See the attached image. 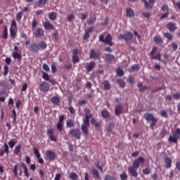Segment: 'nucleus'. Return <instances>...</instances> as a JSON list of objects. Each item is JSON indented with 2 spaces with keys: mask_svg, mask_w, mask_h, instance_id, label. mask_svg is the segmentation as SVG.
Returning a JSON list of instances; mask_svg holds the SVG:
<instances>
[{
  "mask_svg": "<svg viewBox=\"0 0 180 180\" xmlns=\"http://www.w3.org/2000/svg\"><path fill=\"white\" fill-rule=\"evenodd\" d=\"M146 162V159L140 156L138 159L135 160L133 162L132 166L128 167V172L131 176H134L136 178L139 173L136 169H139V167H140L141 164H144Z\"/></svg>",
  "mask_w": 180,
  "mask_h": 180,
  "instance_id": "1",
  "label": "nucleus"
},
{
  "mask_svg": "<svg viewBox=\"0 0 180 180\" xmlns=\"http://www.w3.org/2000/svg\"><path fill=\"white\" fill-rule=\"evenodd\" d=\"M143 117L147 122H151L150 124V128L151 130H154V127H155V126H157V123H158V119L155 117L154 115L150 112L145 113L143 115Z\"/></svg>",
  "mask_w": 180,
  "mask_h": 180,
  "instance_id": "2",
  "label": "nucleus"
},
{
  "mask_svg": "<svg viewBox=\"0 0 180 180\" xmlns=\"http://www.w3.org/2000/svg\"><path fill=\"white\" fill-rule=\"evenodd\" d=\"M180 139V129L177 128L172 132V135H170L168 139L169 143H174V144L178 143V140Z\"/></svg>",
  "mask_w": 180,
  "mask_h": 180,
  "instance_id": "3",
  "label": "nucleus"
},
{
  "mask_svg": "<svg viewBox=\"0 0 180 180\" xmlns=\"http://www.w3.org/2000/svg\"><path fill=\"white\" fill-rule=\"evenodd\" d=\"M99 41L103 43L104 44H108V46H112L113 43L112 42V35L107 34L105 37V34H102L99 37Z\"/></svg>",
  "mask_w": 180,
  "mask_h": 180,
  "instance_id": "4",
  "label": "nucleus"
},
{
  "mask_svg": "<svg viewBox=\"0 0 180 180\" xmlns=\"http://www.w3.org/2000/svg\"><path fill=\"white\" fill-rule=\"evenodd\" d=\"M29 44H30V41H25V47L26 49H29L30 51H32V53H39L40 48H39V45L37 44H32L29 47Z\"/></svg>",
  "mask_w": 180,
  "mask_h": 180,
  "instance_id": "5",
  "label": "nucleus"
},
{
  "mask_svg": "<svg viewBox=\"0 0 180 180\" xmlns=\"http://www.w3.org/2000/svg\"><path fill=\"white\" fill-rule=\"evenodd\" d=\"M83 124L81 127V130L84 135L88 136L89 134V130L88 129V126H89V120L84 119L83 120Z\"/></svg>",
  "mask_w": 180,
  "mask_h": 180,
  "instance_id": "6",
  "label": "nucleus"
},
{
  "mask_svg": "<svg viewBox=\"0 0 180 180\" xmlns=\"http://www.w3.org/2000/svg\"><path fill=\"white\" fill-rule=\"evenodd\" d=\"M69 134H70L72 137L77 139V140H79L81 139V131H79V129H71L69 131Z\"/></svg>",
  "mask_w": 180,
  "mask_h": 180,
  "instance_id": "7",
  "label": "nucleus"
},
{
  "mask_svg": "<svg viewBox=\"0 0 180 180\" xmlns=\"http://www.w3.org/2000/svg\"><path fill=\"white\" fill-rule=\"evenodd\" d=\"M118 39H123L125 41H130L133 39V34L131 32H127L125 34H120Z\"/></svg>",
  "mask_w": 180,
  "mask_h": 180,
  "instance_id": "8",
  "label": "nucleus"
},
{
  "mask_svg": "<svg viewBox=\"0 0 180 180\" xmlns=\"http://www.w3.org/2000/svg\"><path fill=\"white\" fill-rule=\"evenodd\" d=\"M46 134L51 141H57V138H56V136H54V129L51 127L48 128L46 130Z\"/></svg>",
  "mask_w": 180,
  "mask_h": 180,
  "instance_id": "9",
  "label": "nucleus"
},
{
  "mask_svg": "<svg viewBox=\"0 0 180 180\" xmlns=\"http://www.w3.org/2000/svg\"><path fill=\"white\" fill-rule=\"evenodd\" d=\"M46 134L51 141H57V138H56V136H54V129L51 127L48 128L46 130Z\"/></svg>",
  "mask_w": 180,
  "mask_h": 180,
  "instance_id": "10",
  "label": "nucleus"
},
{
  "mask_svg": "<svg viewBox=\"0 0 180 180\" xmlns=\"http://www.w3.org/2000/svg\"><path fill=\"white\" fill-rule=\"evenodd\" d=\"M65 119V117L64 115H60L59 117V121L56 124V129L58 130V131H63V125H64V120Z\"/></svg>",
  "mask_w": 180,
  "mask_h": 180,
  "instance_id": "11",
  "label": "nucleus"
},
{
  "mask_svg": "<svg viewBox=\"0 0 180 180\" xmlns=\"http://www.w3.org/2000/svg\"><path fill=\"white\" fill-rule=\"evenodd\" d=\"M39 89L41 92H49L50 91V84H49L46 82H42L39 84Z\"/></svg>",
  "mask_w": 180,
  "mask_h": 180,
  "instance_id": "12",
  "label": "nucleus"
},
{
  "mask_svg": "<svg viewBox=\"0 0 180 180\" xmlns=\"http://www.w3.org/2000/svg\"><path fill=\"white\" fill-rule=\"evenodd\" d=\"M46 160H50V161H54L56 160V153L51 150H47L46 153Z\"/></svg>",
  "mask_w": 180,
  "mask_h": 180,
  "instance_id": "13",
  "label": "nucleus"
},
{
  "mask_svg": "<svg viewBox=\"0 0 180 180\" xmlns=\"http://www.w3.org/2000/svg\"><path fill=\"white\" fill-rule=\"evenodd\" d=\"M42 25L46 30H54L55 29L54 25L50 21L44 22Z\"/></svg>",
  "mask_w": 180,
  "mask_h": 180,
  "instance_id": "14",
  "label": "nucleus"
},
{
  "mask_svg": "<svg viewBox=\"0 0 180 180\" xmlns=\"http://www.w3.org/2000/svg\"><path fill=\"white\" fill-rule=\"evenodd\" d=\"M98 57H101V53L96 52L94 49H91L90 51V58H98Z\"/></svg>",
  "mask_w": 180,
  "mask_h": 180,
  "instance_id": "15",
  "label": "nucleus"
},
{
  "mask_svg": "<svg viewBox=\"0 0 180 180\" xmlns=\"http://www.w3.org/2000/svg\"><path fill=\"white\" fill-rule=\"evenodd\" d=\"M123 112V106L120 104L116 105L115 110V115L117 116H120L121 113Z\"/></svg>",
  "mask_w": 180,
  "mask_h": 180,
  "instance_id": "16",
  "label": "nucleus"
},
{
  "mask_svg": "<svg viewBox=\"0 0 180 180\" xmlns=\"http://www.w3.org/2000/svg\"><path fill=\"white\" fill-rule=\"evenodd\" d=\"M94 67H95V62L91 61L89 63L86 64V65L85 66V68H86L87 72H91V71H92V70H94Z\"/></svg>",
  "mask_w": 180,
  "mask_h": 180,
  "instance_id": "17",
  "label": "nucleus"
},
{
  "mask_svg": "<svg viewBox=\"0 0 180 180\" xmlns=\"http://www.w3.org/2000/svg\"><path fill=\"white\" fill-rule=\"evenodd\" d=\"M35 37H41V36H44V31L41 28H37L34 31Z\"/></svg>",
  "mask_w": 180,
  "mask_h": 180,
  "instance_id": "18",
  "label": "nucleus"
},
{
  "mask_svg": "<svg viewBox=\"0 0 180 180\" xmlns=\"http://www.w3.org/2000/svg\"><path fill=\"white\" fill-rule=\"evenodd\" d=\"M167 28L169 30V32H174L176 30V25L174 22H169L166 25Z\"/></svg>",
  "mask_w": 180,
  "mask_h": 180,
  "instance_id": "19",
  "label": "nucleus"
},
{
  "mask_svg": "<svg viewBox=\"0 0 180 180\" xmlns=\"http://www.w3.org/2000/svg\"><path fill=\"white\" fill-rule=\"evenodd\" d=\"M75 126V122L72 119H69L66 121V127L71 129Z\"/></svg>",
  "mask_w": 180,
  "mask_h": 180,
  "instance_id": "20",
  "label": "nucleus"
},
{
  "mask_svg": "<svg viewBox=\"0 0 180 180\" xmlns=\"http://www.w3.org/2000/svg\"><path fill=\"white\" fill-rule=\"evenodd\" d=\"M165 164H166V168H171L172 167V160L170 158L166 157L165 158Z\"/></svg>",
  "mask_w": 180,
  "mask_h": 180,
  "instance_id": "21",
  "label": "nucleus"
},
{
  "mask_svg": "<svg viewBox=\"0 0 180 180\" xmlns=\"http://www.w3.org/2000/svg\"><path fill=\"white\" fill-rule=\"evenodd\" d=\"M127 12V18H134V11L133 8H127L126 9Z\"/></svg>",
  "mask_w": 180,
  "mask_h": 180,
  "instance_id": "22",
  "label": "nucleus"
},
{
  "mask_svg": "<svg viewBox=\"0 0 180 180\" xmlns=\"http://www.w3.org/2000/svg\"><path fill=\"white\" fill-rule=\"evenodd\" d=\"M153 40L155 43H157V44H162L164 43L162 38H161V36L160 35H156L154 37Z\"/></svg>",
  "mask_w": 180,
  "mask_h": 180,
  "instance_id": "23",
  "label": "nucleus"
},
{
  "mask_svg": "<svg viewBox=\"0 0 180 180\" xmlns=\"http://www.w3.org/2000/svg\"><path fill=\"white\" fill-rule=\"evenodd\" d=\"M21 167L24 171V174L27 178H29L30 176V174H29V171L27 170V167L25 163H21Z\"/></svg>",
  "mask_w": 180,
  "mask_h": 180,
  "instance_id": "24",
  "label": "nucleus"
},
{
  "mask_svg": "<svg viewBox=\"0 0 180 180\" xmlns=\"http://www.w3.org/2000/svg\"><path fill=\"white\" fill-rule=\"evenodd\" d=\"M117 84H118L120 88H126V82L123 79H118L117 80Z\"/></svg>",
  "mask_w": 180,
  "mask_h": 180,
  "instance_id": "25",
  "label": "nucleus"
},
{
  "mask_svg": "<svg viewBox=\"0 0 180 180\" xmlns=\"http://www.w3.org/2000/svg\"><path fill=\"white\" fill-rule=\"evenodd\" d=\"M101 115L103 119H109L110 114L108 110H101Z\"/></svg>",
  "mask_w": 180,
  "mask_h": 180,
  "instance_id": "26",
  "label": "nucleus"
},
{
  "mask_svg": "<svg viewBox=\"0 0 180 180\" xmlns=\"http://www.w3.org/2000/svg\"><path fill=\"white\" fill-rule=\"evenodd\" d=\"M139 70H140V66L139 65H133L129 68L128 71L131 72L133 71H139Z\"/></svg>",
  "mask_w": 180,
  "mask_h": 180,
  "instance_id": "27",
  "label": "nucleus"
},
{
  "mask_svg": "<svg viewBox=\"0 0 180 180\" xmlns=\"http://www.w3.org/2000/svg\"><path fill=\"white\" fill-rule=\"evenodd\" d=\"M155 0H148V1H147V5H146V9H153V8H154V2Z\"/></svg>",
  "mask_w": 180,
  "mask_h": 180,
  "instance_id": "28",
  "label": "nucleus"
},
{
  "mask_svg": "<svg viewBox=\"0 0 180 180\" xmlns=\"http://www.w3.org/2000/svg\"><path fill=\"white\" fill-rule=\"evenodd\" d=\"M103 88L105 91H109V89H110L111 86H110V83H109V81L108 80H105L103 83Z\"/></svg>",
  "mask_w": 180,
  "mask_h": 180,
  "instance_id": "29",
  "label": "nucleus"
},
{
  "mask_svg": "<svg viewBox=\"0 0 180 180\" xmlns=\"http://www.w3.org/2000/svg\"><path fill=\"white\" fill-rule=\"evenodd\" d=\"M48 16L50 20H56V19H57V13L51 12L49 13Z\"/></svg>",
  "mask_w": 180,
  "mask_h": 180,
  "instance_id": "30",
  "label": "nucleus"
},
{
  "mask_svg": "<svg viewBox=\"0 0 180 180\" xmlns=\"http://www.w3.org/2000/svg\"><path fill=\"white\" fill-rule=\"evenodd\" d=\"M51 103H53V105H58V103H60V98H58V97L57 96H53L51 98Z\"/></svg>",
  "mask_w": 180,
  "mask_h": 180,
  "instance_id": "31",
  "label": "nucleus"
},
{
  "mask_svg": "<svg viewBox=\"0 0 180 180\" xmlns=\"http://www.w3.org/2000/svg\"><path fill=\"white\" fill-rule=\"evenodd\" d=\"M3 39H4L5 40H6V39H8V27L4 26V30H3V36H2Z\"/></svg>",
  "mask_w": 180,
  "mask_h": 180,
  "instance_id": "32",
  "label": "nucleus"
},
{
  "mask_svg": "<svg viewBox=\"0 0 180 180\" xmlns=\"http://www.w3.org/2000/svg\"><path fill=\"white\" fill-rule=\"evenodd\" d=\"M10 36L11 39H15L16 37V29L10 28Z\"/></svg>",
  "mask_w": 180,
  "mask_h": 180,
  "instance_id": "33",
  "label": "nucleus"
},
{
  "mask_svg": "<svg viewBox=\"0 0 180 180\" xmlns=\"http://www.w3.org/2000/svg\"><path fill=\"white\" fill-rule=\"evenodd\" d=\"M13 57L15 60H19L20 61L22 60V55L19 54L18 52H13Z\"/></svg>",
  "mask_w": 180,
  "mask_h": 180,
  "instance_id": "34",
  "label": "nucleus"
},
{
  "mask_svg": "<svg viewBox=\"0 0 180 180\" xmlns=\"http://www.w3.org/2000/svg\"><path fill=\"white\" fill-rule=\"evenodd\" d=\"M39 49H41L42 50H46L47 49V44L44 41H41L40 43L38 44Z\"/></svg>",
  "mask_w": 180,
  "mask_h": 180,
  "instance_id": "35",
  "label": "nucleus"
},
{
  "mask_svg": "<svg viewBox=\"0 0 180 180\" xmlns=\"http://www.w3.org/2000/svg\"><path fill=\"white\" fill-rule=\"evenodd\" d=\"M138 87L139 88V91L140 92H143V91H146V90L148 89V87H147V86H143V84L141 83H139L138 84Z\"/></svg>",
  "mask_w": 180,
  "mask_h": 180,
  "instance_id": "36",
  "label": "nucleus"
},
{
  "mask_svg": "<svg viewBox=\"0 0 180 180\" xmlns=\"http://www.w3.org/2000/svg\"><path fill=\"white\" fill-rule=\"evenodd\" d=\"M20 144H18L15 146V149L13 150V153L15 154V155H18L19 153H20V148H21Z\"/></svg>",
  "mask_w": 180,
  "mask_h": 180,
  "instance_id": "37",
  "label": "nucleus"
},
{
  "mask_svg": "<svg viewBox=\"0 0 180 180\" xmlns=\"http://www.w3.org/2000/svg\"><path fill=\"white\" fill-rule=\"evenodd\" d=\"M116 74L118 75L119 77H123V75H124V71H123L122 68H117L116 70Z\"/></svg>",
  "mask_w": 180,
  "mask_h": 180,
  "instance_id": "38",
  "label": "nucleus"
},
{
  "mask_svg": "<svg viewBox=\"0 0 180 180\" xmlns=\"http://www.w3.org/2000/svg\"><path fill=\"white\" fill-rule=\"evenodd\" d=\"M91 172L95 178H97V179H99V178H101V176H99V172H98L96 169H92Z\"/></svg>",
  "mask_w": 180,
  "mask_h": 180,
  "instance_id": "39",
  "label": "nucleus"
},
{
  "mask_svg": "<svg viewBox=\"0 0 180 180\" xmlns=\"http://www.w3.org/2000/svg\"><path fill=\"white\" fill-rule=\"evenodd\" d=\"M96 22V17H91L87 20V25H94Z\"/></svg>",
  "mask_w": 180,
  "mask_h": 180,
  "instance_id": "40",
  "label": "nucleus"
},
{
  "mask_svg": "<svg viewBox=\"0 0 180 180\" xmlns=\"http://www.w3.org/2000/svg\"><path fill=\"white\" fill-rule=\"evenodd\" d=\"M112 60H113V56L110 54L105 55V61H107V63H112Z\"/></svg>",
  "mask_w": 180,
  "mask_h": 180,
  "instance_id": "41",
  "label": "nucleus"
},
{
  "mask_svg": "<svg viewBox=\"0 0 180 180\" xmlns=\"http://www.w3.org/2000/svg\"><path fill=\"white\" fill-rule=\"evenodd\" d=\"M16 145V141L15 139H11L8 141V146L10 148H13Z\"/></svg>",
  "mask_w": 180,
  "mask_h": 180,
  "instance_id": "42",
  "label": "nucleus"
},
{
  "mask_svg": "<svg viewBox=\"0 0 180 180\" xmlns=\"http://www.w3.org/2000/svg\"><path fill=\"white\" fill-rule=\"evenodd\" d=\"M168 134V131L165 129V128H163L162 131H160V136L162 139H164L165 136H167Z\"/></svg>",
  "mask_w": 180,
  "mask_h": 180,
  "instance_id": "43",
  "label": "nucleus"
},
{
  "mask_svg": "<svg viewBox=\"0 0 180 180\" xmlns=\"http://www.w3.org/2000/svg\"><path fill=\"white\" fill-rule=\"evenodd\" d=\"M37 4H38V6L39 8H41L43 5H46V4H47V0H39Z\"/></svg>",
  "mask_w": 180,
  "mask_h": 180,
  "instance_id": "44",
  "label": "nucleus"
},
{
  "mask_svg": "<svg viewBox=\"0 0 180 180\" xmlns=\"http://www.w3.org/2000/svg\"><path fill=\"white\" fill-rule=\"evenodd\" d=\"M70 178L72 179V180H75L78 179V174L75 172H71L70 174Z\"/></svg>",
  "mask_w": 180,
  "mask_h": 180,
  "instance_id": "45",
  "label": "nucleus"
},
{
  "mask_svg": "<svg viewBox=\"0 0 180 180\" xmlns=\"http://www.w3.org/2000/svg\"><path fill=\"white\" fill-rule=\"evenodd\" d=\"M164 36H165V37H167V40H169V41H172V34H171V33L166 32V33H165Z\"/></svg>",
  "mask_w": 180,
  "mask_h": 180,
  "instance_id": "46",
  "label": "nucleus"
},
{
  "mask_svg": "<svg viewBox=\"0 0 180 180\" xmlns=\"http://www.w3.org/2000/svg\"><path fill=\"white\" fill-rule=\"evenodd\" d=\"M10 29H18V25L16 24V21H15V20L11 21Z\"/></svg>",
  "mask_w": 180,
  "mask_h": 180,
  "instance_id": "47",
  "label": "nucleus"
},
{
  "mask_svg": "<svg viewBox=\"0 0 180 180\" xmlns=\"http://www.w3.org/2000/svg\"><path fill=\"white\" fill-rule=\"evenodd\" d=\"M68 22H72V20H74V19H75V15L74 14H70L69 15H68Z\"/></svg>",
  "mask_w": 180,
  "mask_h": 180,
  "instance_id": "48",
  "label": "nucleus"
},
{
  "mask_svg": "<svg viewBox=\"0 0 180 180\" xmlns=\"http://www.w3.org/2000/svg\"><path fill=\"white\" fill-rule=\"evenodd\" d=\"M23 15V12H18L16 14V20L20 22V20L22 19V16Z\"/></svg>",
  "mask_w": 180,
  "mask_h": 180,
  "instance_id": "49",
  "label": "nucleus"
},
{
  "mask_svg": "<svg viewBox=\"0 0 180 180\" xmlns=\"http://www.w3.org/2000/svg\"><path fill=\"white\" fill-rule=\"evenodd\" d=\"M4 75L5 77H6L8 75V73L9 72L8 70H9V68L8 67V65H5L4 66Z\"/></svg>",
  "mask_w": 180,
  "mask_h": 180,
  "instance_id": "50",
  "label": "nucleus"
},
{
  "mask_svg": "<svg viewBox=\"0 0 180 180\" xmlns=\"http://www.w3.org/2000/svg\"><path fill=\"white\" fill-rule=\"evenodd\" d=\"M42 78L43 79H44L45 81H49L50 79V76H49V74L46 73V72H43L42 74Z\"/></svg>",
  "mask_w": 180,
  "mask_h": 180,
  "instance_id": "51",
  "label": "nucleus"
},
{
  "mask_svg": "<svg viewBox=\"0 0 180 180\" xmlns=\"http://www.w3.org/2000/svg\"><path fill=\"white\" fill-rule=\"evenodd\" d=\"M42 68L46 72H49V71H50V68L49 67V65H47V63H44L42 65Z\"/></svg>",
  "mask_w": 180,
  "mask_h": 180,
  "instance_id": "52",
  "label": "nucleus"
},
{
  "mask_svg": "<svg viewBox=\"0 0 180 180\" xmlns=\"http://www.w3.org/2000/svg\"><path fill=\"white\" fill-rule=\"evenodd\" d=\"M34 153L37 157V158H40V151H39V149H37V148H34Z\"/></svg>",
  "mask_w": 180,
  "mask_h": 180,
  "instance_id": "53",
  "label": "nucleus"
},
{
  "mask_svg": "<svg viewBox=\"0 0 180 180\" xmlns=\"http://www.w3.org/2000/svg\"><path fill=\"white\" fill-rule=\"evenodd\" d=\"M143 173L144 175H148V174H151V169H150L148 167H146L143 170Z\"/></svg>",
  "mask_w": 180,
  "mask_h": 180,
  "instance_id": "54",
  "label": "nucleus"
},
{
  "mask_svg": "<svg viewBox=\"0 0 180 180\" xmlns=\"http://www.w3.org/2000/svg\"><path fill=\"white\" fill-rule=\"evenodd\" d=\"M157 51H158V48L153 46L150 53V56H154Z\"/></svg>",
  "mask_w": 180,
  "mask_h": 180,
  "instance_id": "55",
  "label": "nucleus"
},
{
  "mask_svg": "<svg viewBox=\"0 0 180 180\" xmlns=\"http://www.w3.org/2000/svg\"><path fill=\"white\" fill-rule=\"evenodd\" d=\"M12 113H13V123L16 122V110L14 109L12 110Z\"/></svg>",
  "mask_w": 180,
  "mask_h": 180,
  "instance_id": "56",
  "label": "nucleus"
},
{
  "mask_svg": "<svg viewBox=\"0 0 180 180\" xmlns=\"http://www.w3.org/2000/svg\"><path fill=\"white\" fill-rule=\"evenodd\" d=\"M152 60H161V53H158L156 56H152Z\"/></svg>",
  "mask_w": 180,
  "mask_h": 180,
  "instance_id": "57",
  "label": "nucleus"
},
{
  "mask_svg": "<svg viewBox=\"0 0 180 180\" xmlns=\"http://www.w3.org/2000/svg\"><path fill=\"white\" fill-rule=\"evenodd\" d=\"M4 153H6V154H9V146H8V144L6 143H4Z\"/></svg>",
  "mask_w": 180,
  "mask_h": 180,
  "instance_id": "58",
  "label": "nucleus"
},
{
  "mask_svg": "<svg viewBox=\"0 0 180 180\" xmlns=\"http://www.w3.org/2000/svg\"><path fill=\"white\" fill-rule=\"evenodd\" d=\"M171 46L174 51H176V50H178V44H176L175 42H172L171 44Z\"/></svg>",
  "mask_w": 180,
  "mask_h": 180,
  "instance_id": "59",
  "label": "nucleus"
},
{
  "mask_svg": "<svg viewBox=\"0 0 180 180\" xmlns=\"http://www.w3.org/2000/svg\"><path fill=\"white\" fill-rule=\"evenodd\" d=\"M18 165H15V166L13 167L14 176H18Z\"/></svg>",
  "mask_w": 180,
  "mask_h": 180,
  "instance_id": "60",
  "label": "nucleus"
},
{
  "mask_svg": "<svg viewBox=\"0 0 180 180\" xmlns=\"http://www.w3.org/2000/svg\"><path fill=\"white\" fill-rule=\"evenodd\" d=\"M120 179L122 180H126L127 179V174H126L125 172H123L122 174H120Z\"/></svg>",
  "mask_w": 180,
  "mask_h": 180,
  "instance_id": "61",
  "label": "nucleus"
},
{
  "mask_svg": "<svg viewBox=\"0 0 180 180\" xmlns=\"http://www.w3.org/2000/svg\"><path fill=\"white\" fill-rule=\"evenodd\" d=\"M51 71L53 74H56L57 72V66H56V65H51Z\"/></svg>",
  "mask_w": 180,
  "mask_h": 180,
  "instance_id": "62",
  "label": "nucleus"
},
{
  "mask_svg": "<svg viewBox=\"0 0 180 180\" xmlns=\"http://www.w3.org/2000/svg\"><path fill=\"white\" fill-rule=\"evenodd\" d=\"M72 59L74 64H77V63H78V60H79V58L78 56H72Z\"/></svg>",
  "mask_w": 180,
  "mask_h": 180,
  "instance_id": "63",
  "label": "nucleus"
},
{
  "mask_svg": "<svg viewBox=\"0 0 180 180\" xmlns=\"http://www.w3.org/2000/svg\"><path fill=\"white\" fill-rule=\"evenodd\" d=\"M68 110L72 115H74L75 113V110L74 109V108H72V106H70Z\"/></svg>",
  "mask_w": 180,
  "mask_h": 180,
  "instance_id": "64",
  "label": "nucleus"
}]
</instances>
